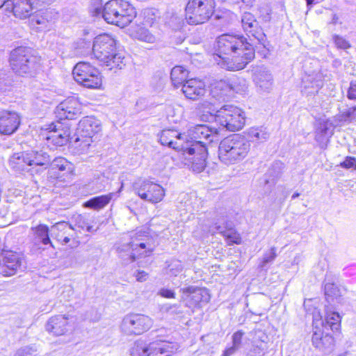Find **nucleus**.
I'll return each mask as SVG.
<instances>
[{
  "instance_id": "obj_1",
  "label": "nucleus",
  "mask_w": 356,
  "mask_h": 356,
  "mask_svg": "<svg viewBox=\"0 0 356 356\" xmlns=\"http://www.w3.org/2000/svg\"><path fill=\"white\" fill-rule=\"evenodd\" d=\"M218 55L230 71L243 70L254 58V49L243 35L222 34L216 40Z\"/></svg>"
},
{
  "instance_id": "obj_2",
  "label": "nucleus",
  "mask_w": 356,
  "mask_h": 356,
  "mask_svg": "<svg viewBox=\"0 0 356 356\" xmlns=\"http://www.w3.org/2000/svg\"><path fill=\"white\" fill-rule=\"evenodd\" d=\"M185 133L181 134L175 129H165L159 135V141L162 145H166L178 151L181 162L191 166L196 172L202 171L204 149L198 143L191 146H184Z\"/></svg>"
},
{
  "instance_id": "obj_3",
  "label": "nucleus",
  "mask_w": 356,
  "mask_h": 356,
  "mask_svg": "<svg viewBox=\"0 0 356 356\" xmlns=\"http://www.w3.org/2000/svg\"><path fill=\"white\" fill-rule=\"evenodd\" d=\"M92 13L95 16L102 15L107 23L120 27L127 26L136 17L135 8L124 0H110L103 9L96 8Z\"/></svg>"
},
{
  "instance_id": "obj_4",
  "label": "nucleus",
  "mask_w": 356,
  "mask_h": 356,
  "mask_svg": "<svg viewBox=\"0 0 356 356\" xmlns=\"http://www.w3.org/2000/svg\"><path fill=\"white\" fill-rule=\"evenodd\" d=\"M115 40L108 34H103L95 38L92 46L94 56L110 70L122 69L126 65L125 58L116 50Z\"/></svg>"
},
{
  "instance_id": "obj_5",
  "label": "nucleus",
  "mask_w": 356,
  "mask_h": 356,
  "mask_svg": "<svg viewBox=\"0 0 356 356\" xmlns=\"http://www.w3.org/2000/svg\"><path fill=\"white\" fill-rule=\"evenodd\" d=\"M250 149V143L245 137L234 134L222 140L218 146V158L225 165L243 160Z\"/></svg>"
},
{
  "instance_id": "obj_6",
  "label": "nucleus",
  "mask_w": 356,
  "mask_h": 356,
  "mask_svg": "<svg viewBox=\"0 0 356 356\" xmlns=\"http://www.w3.org/2000/svg\"><path fill=\"white\" fill-rule=\"evenodd\" d=\"M10 64L16 74L32 75L40 67V59L31 54L29 48L19 47L11 51Z\"/></svg>"
},
{
  "instance_id": "obj_7",
  "label": "nucleus",
  "mask_w": 356,
  "mask_h": 356,
  "mask_svg": "<svg viewBox=\"0 0 356 356\" xmlns=\"http://www.w3.org/2000/svg\"><path fill=\"white\" fill-rule=\"evenodd\" d=\"M203 230L207 233L214 234L219 233L227 240L229 245L240 244V234L234 229L231 221L227 220L224 211L217 212L211 220H207L203 225Z\"/></svg>"
},
{
  "instance_id": "obj_8",
  "label": "nucleus",
  "mask_w": 356,
  "mask_h": 356,
  "mask_svg": "<svg viewBox=\"0 0 356 356\" xmlns=\"http://www.w3.org/2000/svg\"><path fill=\"white\" fill-rule=\"evenodd\" d=\"M214 0H189L186 6V20L191 25L207 22L214 13Z\"/></svg>"
},
{
  "instance_id": "obj_9",
  "label": "nucleus",
  "mask_w": 356,
  "mask_h": 356,
  "mask_svg": "<svg viewBox=\"0 0 356 356\" xmlns=\"http://www.w3.org/2000/svg\"><path fill=\"white\" fill-rule=\"evenodd\" d=\"M184 146H191L194 143H198L204 149V155L202 158L204 161L202 170L206 166V159L207 156V150L206 147L207 143H210L216 140L218 137V131L216 129H211L204 124H196L191 126L185 134Z\"/></svg>"
},
{
  "instance_id": "obj_10",
  "label": "nucleus",
  "mask_w": 356,
  "mask_h": 356,
  "mask_svg": "<svg viewBox=\"0 0 356 356\" xmlns=\"http://www.w3.org/2000/svg\"><path fill=\"white\" fill-rule=\"evenodd\" d=\"M244 112L236 106L224 105L216 114L215 121L229 131H236L245 124Z\"/></svg>"
},
{
  "instance_id": "obj_11",
  "label": "nucleus",
  "mask_w": 356,
  "mask_h": 356,
  "mask_svg": "<svg viewBox=\"0 0 356 356\" xmlns=\"http://www.w3.org/2000/svg\"><path fill=\"white\" fill-rule=\"evenodd\" d=\"M153 325V320L141 314H129L122 320L120 332L127 336L140 335L148 331Z\"/></svg>"
},
{
  "instance_id": "obj_12",
  "label": "nucleus",
  "mask_w": 356,
  "mask_h": 356,
  "mask_svg": "<svg viewBox=\"0 0 356 356\" xmlns=\"http://www.w3.org/2000/svg\"><path fill=\"white\" fill-rule=\"evenodd\" d=\"M74 80L88 88H98L102 85L99 71L87 62L78 63L72 71Z\"/></svg>"
},
{
  "instance_id": "obj_13",
  "label": "nucleus",
  "mask_w": 356,
  "mask_h": 356,
  "mask_svg": "<svg viewBox=\"0 0 356 356\" xmlns=\"http://www.w3.org/2000/svg\"><path fill=\"white\" fill-rule=\"evenodd\" d=\"M147 235L145 232H138L131 237V241L127 244H123L118 247V252L121 254V257L124 260L133 262L136 260V256H147V254L136 252L138 248L146 249L151 252L152 248L145 242Z\"/></svg>"
},
{
  "instance_id": "obj_14",
  "label": "nucleus",
  "mask_w": 356,
  "mask_h": 356,
  "mask_svg": "<svg viewBox=\"0 0 356 356\" xmlns=\"http://www.w3.org/2000/svg\"><path fill=\"white\" fill-rule=\"evenodd\" d=\"M133 189L142 200L154 204L161 202L165 196L164 189L160 185L147 180L135 182Z\"/></svg>"
},
{
  "instance_id": "obj_15",
  "label": "nucleus",
  "mask_w": 356,
  "mask_h": 356,
  "mask_svg": "<svg viewBox=\"0 0 356 356\" xmlns=\"http://www.w3.org/2000/svg\"><path fill=\"white\" fill-rule=\"evenodd\" d=\"M181 290L186 296V306L188 307H202L210 300L209 291L205 288L191 286Z\"/></svg>"
},
{
  "instance_id": "obj_16",
  "label": "nucleus",
  "mask_w": 356,
  "mask_h": 356,
  "mask_svg": "<svg viewBox=\"0 0 356 356\" xmlns=\"http://www.w3.org/2000/svg\"><path fill=\"white\" fill-rule=\"evenodd\" d=\"M51 235L61 245H66L76 238L74 228L67 222L60 221L51 227Z\"/></svg>"
},
{
  "instance_id": "obj_17",
  "label": "nucleus",
  "mask_w": 356,
  "mask_h": 356,
  "mask_svg": "<svg viewBox=\"0 0 356 356\" xmlns=\"http://www.w3.org/2000/svg\"><path fill=\"white\" fill-rule=\"evenodd\" d=\"M241 24L244 31L246 32L247 34L254 37L258 40L259 43L265 47L266 36L259 25V22L252 13H243L241 17Z\"/></svg>"
},
{
  "instance_id": "obj_18",
  "label": "nucleus",
  "mask_w": 356,
  "mask_h": 356,
  "mask_svg": "<svg viewBox=\"0 0 356 356\" xmlns=\"http://www.w3.org/2000/svg\"><path fill=\"white\" fill-rule=\"evenodd\" d=\"M22 264V257L17 252L6 251L0 255V272L4 276L15 275Z\"/></svg>"
},
{
  "instance_id": "obj_19",
  "label": "nucleus",
  "mask_w": 356,
  "mask_h": 356,
  "mask_svg": "<svg viewBox=\"0 0 356 356\" xmlns=\"http://www.w3.org/2000/svg\"><path fill=\"white\" fill-rule=\"evenodd\" d=\"M56 113L60 120H73L81 113V105L74 97H69L56 107Z\"/></svg>"
},
{
  "instance_id": "obj_20",
  "label": "nucleus",
  "mask_w": 356,
  "mask_h": 356,
  "mask_svg": "<svg viewBox=\"0 0 356 356\" xmlns=\"http://www.w3.org/2000/svg\"><path fill=\"white\" fill-rule=\"evenodd\" d=\"M314 323V325L316 324ZM312 345L325 354H330L334 348V339L329 334H324L317 325H314V331L312 338Z\"/></svg>"
},
{
  "instance_id": "obj_21",
  "label": "nucleus",
  "mask_w": 356,
  "mask_h": 356,
  "mask_svg": "<svg viewBox=\"0 0 356 356\" xmlns=\"http://www.w3.org/2000/svg\"><path fill=\"white\" fill-rule=\"evenodd\" d=\"M37 6L34 0H8L6 8H11L16 17L26 19L31 16Z\"/></svg>"
},
{
  "instance_id": "obj_22",
  "label": "nucleus",
  "mask_w": 356,
  "mask_h": 356,
  "mask_svg": "<svg viewBox=\"0 0 356 356\" xmlns=\"http://www.w3.org/2000/svg\"><path fill=\"white\" fill-rule=\"evenodd\" d=\"M20 124V117L16 112L0 111V134L11 135L15 133Z\"/></svg>"
},
{
  "instance_id": "obj_23",
  "label": "nucleus",
  "mask_w": 356,
  "mask_h": 356,
  "mask_svg": "<svg viewBox=\"0 0 356 356\" xmlns=\"http://www.w3.org/2000/svg\"><path fill=\"white\" fill-rule=\"evenodd\" d=\"M102 130L100 121L93 116L83 118L78 124L76 134L97 139V134Z\"/></svg>"
},
{
  "instance_id": "obj_24",
  "label": "nucleus",
  "mask_w": 356,
  "mask_h": 356,
  "mask_svg": "<svg viewBox=\"0 0 356 356\" xmlns=\"http://www.w3.org/2000/svg\"><path fill=\"white\" fill-rule=\"evenodd\" d=\"M242 88H237L229 86V83L220 80L213 83L211 85L210 95L211 98L217 102L225 101L232 96L233 90H241L244 88V83H242Z\"/></svg>"
},
{
  "instance_id": "obj_25",
  "label": "nucleus",
  "mask_w": 356,
  "mask_h": 356,
  "mask_svg": "<svg viewBox=\"0 0 356 356\" xmlns=\"http://www.w3.org/2000/svg\"><path fill=\"white\" fill-rule=\"evenodd\" d=\"M185 97L191 100L196 101L206 93L204 82L197 79H188L181 86Z\"/></svg>"
},
{
  "instance_id": "obj_26",
  "label": "nucleus",
  "mask_w": 356,
  "mask_h": 356,
  "mask_svg": "<svg viewBox=\"0 0 356 356\" xmlns=\"http://www.w3.org/2000/svg\"><path fill=\"white\" fill-rule=\"evenodd\" d=\"M323 86V76L321 73L306 74L302 79V92L307 95L316 94Z\"/></svg>"
},
{
  "instance_id": "obj_27",
  "label": "nucleus",
  "mask_w": 356,
  "mask_h": 356,
  "mask_svg": "<svg viewBox=\"0 0 356 356\" xmlns=\"http://www.w3.org/2000/svg\"><path fill=\"white\" fill-rule=\"evenodd\" d=\"M10 168L15 172L31 171V156L29 152L14 154L9 160Z\"/></svg>"
},
{
  "instance_id": "obj_28",
  "label": "nucleus",
  "mask_w": 356,
  "mask_h": 356,
  "mask_svg": "<svg viewBox=\"0 0 356 356\" xmlns=\"http://www.w3.org/2000/svg\"><path fill=\"white\" fill-rule=\"evenodd\" d=\"M67 320L68 318L65 316H54L50 318L46 323V330L54 335H63L67 331Z\"/></svg>"
},
{
  "instance_id": "obj_29",
  "label": "nucleus",
  "mask_w": 356,
  "mask_h": 356,
  "mask_svg": "<svg viewBox=\"0 0 356 356\" xmlns=\"http://www.w3.org/2000/svg\"><path fill=\"white\" fill-rule=\"evenodd\" d=\"M49 129V131L45 138L48 146L51 145L55 147H61L67 143L69 134L67 131L58 130L54 124H50Z\"/></svg>"
},
{
  "instance_id": "obj_30",
  "label": "nucleus",
  "mask_w": 356,
  "mask_h": 356,
  "mask_svg": "<svg viewBox=\"0 0 356 356\" xmlns=\"http://www.w3.org/2000/svg\"><path fill=\"white\" fill-rule=\"evenodd\" d=\"M156 342L144 340L136 341L130 349L131 356H154Z\"/></svg>"
},
{
  "instance_id": "obj_31",
  "label": "nucleus",
  "mask_w": 356,
  "mask_h": 356,
  "mask_svg": "<svg viewBox=\"0 0 356 356\" xmlns=\"http://www.w3.org/2000/svg\"><path fill=\"white\" fill-rule=\"evenodd\" d=\"M254 81L264 91H269L273 85L271 74L264 67H258L254 71Z\"/></svg>"
},
{
  "instance_id": "obj_32",
  "label": "nucleus",
  "mask_w": 356,
  "mask_h": 356,
  "mask_svg": "<svg viewBox=\"0 0 356 356\" xmlns=\"http://www.w3.org/2000/svg\"><path fill=\"white\" fill-rule=\"evenodd\" d=\"M216 100L205 99L197 104V109L200 112L206 113L202 117L203 120L207 121L209 119L215 120L216 114H218V111H219L216 105Z\"/></svg>"
},
{
  "instance_id": "obj_33",
  "label": "nucleus",
  "mask_w": 356,
  "mask_h": 356,
  "mask_svg": "<svg viewBox=\"0 0 356 356\" xmlns=\"http://www.w3.org/2000/svg\"><path fill=\"white\" fill-rule=\"evenodd\" d=\"M31 230L35 240L42 243L43 245H50L51 248H54V245L49 238L51 228H49L47 225L39 224L35 227H31Z\"/></svg>"
},
{
  "instance_id": "obj_34",
  "label": "nucleus",
  "mask_w": 356,
  "mask_h": 356,
  "mask_svg": "<svg viewBox=\"0 0 356 356\" xmlns=\"http://www.w3.org/2000/svg\"><path fill=\"white\" fill-rule=\"evenodd\" d=\"M344 289H340L334 283H326L324 286V292L326 300L330 304L341 302V297Z\"/></svg>"
},
{
  "instance_id": "obj_35",
  "label": "nucleus",
  "mask_w": 356,
  "mask_h": 356,
  "mask_svg": "<svg viewBox=\"0 0 356 356\" xmlns=\"http://www.w3.org/2000/svg\"><path fill=\"white\" fill-rule=\"evenodd\" d=\"M188 71L182 66H175L171 70L170 78L175 88L182 86L188 80Z\"/></svg>"
},
{
  "instance_id": "obj_36",
  "label": "nucleus",
  "mask_w": 356,
  "mask_h": 356,
  "mask_svg": "<svg viewBox=\"0 0 356 356\" xmlns=\"http://www.w3.org/2000/svg\"><path fill=\"white\" fill-rule=\"evenodd\" d=\"M156 342L154 356H170L175 353L179 348L177 343H163L158 341Z\"/></svg>"
},
{
  "instance_id": "obj_37",
  "label": "nucleus",
  "mask_w": 356,
  "mask_h": 356,
  "mask_svg": "<svg viewBox=\"0 0 356 356\" xmlns=\"http://www.w3.org/2000/svg\"><path fill=\"white\" fill-rule=\"evenodd\" d=\"M113 195V193H111L108 195L94 197L85 202L84 205L86 207L94 209H101L110 202Z\"/></svg>"
},
{
  "instance_id": "obj_38",
  "label": "nucleus",
  "mask_w": 356,
  "mask_h": 356,
  "mask_svg": "<svg viewBox=\"0 0 356 356\" xmlns=\"http://www.w3.org/2000/svg\"><path fill=\"white\" fill-rule=\"evenodd\" d=\"M50 168L51 171L58 170L62 175L72 172V163L63 157L55 158L50 162Z\"/></svg>"
},
{
  "instance_id": "obj_39",
  "label": "nucleus",
  "mask_w": 356,
  "mask_h": 356,
  "mask_svg": "<svg viewBox=\"0 0 356 356\" xmlns=\"http://www.w3.org/2000/svg\"><path fill=\"white\" fill-rule=\"evenodd\" d=\"M321 324L325 328L330 327L332 331H337L341 325V316L337 312H327L325 321Z\"/></svg>"
},
{
  "instance_id": "obj_40",
  "label": "nucleus",
  "mask_w": 356,
  "mask_h": 356,
  "mask_svg": "<svg viewBox=\"0 0 356 356\" xmlns=\"http://www.w3.org/2000/svg\"><path fill=\"white\" fill-rule=\"evenodd\" d=\"M31 170L35 166L45 165L50 163L51 159L49 156L43 152H30Z\"/></svg>"
},
{
  "instance_id": "obj_41",
  "label": "nucleus",
  "mask_w": 356,
  "mask_h": 356,
  "mask_svg": "<svg viewBox=\"0 0 356 356\" xmlns=\"http://www.w3.org/2000/svg\"><path fill=\"white\" fill-rule=\"evenodd\" d=\"M90 137V136H81L80 134H77V137L74 140V145L81 154L86 153L92 145V143L96 140V139Z\"/></svg>"
},
{
  "instance_id": "obj_42",
  "label": "nucleus",
  "mask_w": 356,
  "mask_h": 356,
  "mask_svg": "<svg viewBox=\"0 0 356 356\" xmlns=\"http://www.w3.org/2000/svg\"><path fill=\"white\" fill-rule=\"evenodd\" d=\"M247 134L253 141H264L269 138V134L266 131V129L263 127H252L248 129Z\"/></svg>"
},
{
  "instance_id": "obj_43",
  "label": "nucleus",
  "mask_w": 356,
  "mask_h": 356,
  "mask_svg": "<svg viewBox=\"0 0 356 356\" xmlns=\"http://www.w3.org/2000/svg\"><path fill=\"white\" fill-rule=\"evenodd\" d=\"M136 37L142 41L153 43L155 41V37L145 28L140 27L136 31Z\"/></svg>"
},
{
  "instance_id": "obj_44",
  "label": "nucleus",
  "mask_w": 356,
  "mask_h": 356,
  "mask_svg": "<svg viewBox=\"0 0 356 356\" xmlns=\"http://www.w3.org/2000/svg\"><path fill=\"white\" fill-rule=\"evenodd\" d=\"M75 225L82 229H86L88 232H93L92 226L90 225L88 220L85 215H76L74 217Z\"/></svg>"
},
{
  "instance_id": "obj_45",
  "label": "nucleus",
  "mask_w": 356,
  "mask_h": 356,
  "mask_svg": "<svg viewBox=\"0 0 356 356\" xmlns=\"http://www.w3.org/2000/svg\"><path fill=\"white\" fill-rule=\"evenodd\" d=\"M277 254H276V248L275 247H273L270 248V250L268 252H266L264 254L263 258L261 259V261L260 262L259 266L261 268H264L267 264L271 263L274 261V259L276 258Z\"/></svg>"
},
{
  "instance_id": "obj_46",
  "label": "nucleus",
  "mask_w": 356,
  "mask_h": 356,
  "mask_svg": "<svg viewBox=\"0 0 356 356\" xmlns=\"http://www.w3.org/2000/svg\"><path fill=\"white\" fill-rule=\"evenodd\" d=\"M182 22V17L178 16L177 15H172L167 21V24H168V26L171 27L172 29L175 30L181 27Z\"/></svg>"
},
{
  "instance_id": "obj_47",
  "label": "nucleus",
  "mask_w": 356,
  "mask_h": 356,
  "mask_svg": "<svg viewBox=\"0 0 356 356\" xmlns=\"http://www.w3.org/2000/svg\"><path fill=\"white\" fill-rule=\"evenodd\" d=\"M37 350L33 346H25L17 350L15 356H36Z\"/></svg>"
},
{
  "instance_id": "obj_48",
  "label": "nucleus",
  "mask_w": 356,
  "mask_h": 356,
  "mask_svg": "<svg viewBox=\"0 0 356 356\" xmlns=\"http://www.w3.org/2000/svg\"><path fill=\"white\" fill-rule=\"evenodd\" d=\"M183 270V266L179 261H174L168 265L169 273L175 276H177Z\"/></svg>"
},
{
  "instance_id": "obj_49",
  "label": "nucleus",
  "mask_w": 356,
  "mask_h": 356,
  "mask_svg": "<svg viewBox=\"0 0 356 356\" xmlns=\"http://www.w3.org/2000/svg\"><path fill=\"white\" fill-rule=\"evenodd\" d=\"M333 40L337 48L347 49L350 47L349 42L340 35H333Z\"/></svg>"
},
{
  "instance_id": "obj_50",
  "label": "nucleus",
  "mask_w": 356,
  "mask_h": 356,
  "mask_svg": "<svg viewBox=\"0 0 356 356\" xmlns=\"http://www.w3.org/2000/svg\"><path fill=\"white\" fill-rule=\"evenodd\" d=\"M341 118L345 121H352L356 120V106L349 108L342 113Z\"/></svg>"
},
{
  "instance_id": "obj_51",
  "label": "nucleus",
  "mask_w": 356,
  "mask_h": 356,
  "mask_svg": "<svg viewBox=\"0 0 356 356\" xmlns=\"http://www.w3.org/2000/svg\"><path fill=\"white\" fill-rule=\"evenodd\" d=\"M243 82L244 83V85H245L244 88H243V90H238V91L237 90H233L232 95L234 94V92L241 93V92H245L248 88V84H247L246 81L243 79H238L236 81H232L231 83H229V86H231L232 87L234 86L235 88L240 89L241 88H242L241 85H242Z\"/></svg>"
},
{
  "instance_id": "obj_52",
  "label": "nucleus",
  "mask_w": 356,
  "mask_h": 356,
  "mask_svg": "<svg viewBox=\"0 0 356 356\" xmlns=\"http://www.w3.org/2000/svg\"><path fill=\"white\" fill-rule=\"evenodd\" d=\"M341 168L350 169H356V160L354 157L347 156L346 159L339 165Z\"/></svg>"
},
{
  "instance_id": "obj_53",
  "label": "nucleus",
  "mask_w": 356,
  "mask_h": 356,
  "mask_svg": "<svg viewBox=\"0 0 356 356\" xmlns=\"http://www.w3.org/2000/svg\"><path fill=\"white\" fill-rule=\"evenodd\" d=\"M327 134V127L326 126H324L321 129V134H318L316 136V140L318 142L321 146V147H323L324 145L327 141V139L325 138V135Z\"/></svg>"
},
{
  "instance_id": "obj_54",
  "label": "nucleus",
  "mask_w": 356,
  "mask_h": 356,
  "mask_svg": "<svg viewBox=\"0 0 356 356\" xmlns=\"http://www.w3.org/2000/svg\"><path fill=\"white\" fill-rule=\"evenodd\" d=\"M244 333L242 331H237L232 336L233 345L239 348Z\"/></svg>"
},
{
  "instance_id": "obj_55",
  "label": "nucleus",
  "mask_w": 356,
  "mask_h": 356,
  "mask_svg": "<svg viewBox=\"0 0 356 356\" xmlns=\"http://www.w3.org/2000/svg\"><path fill=\"white\" fill-rule=\"evenodd\" d=\"M348 98L349 99L356 100V81L350 82L348 91Z\"/></svg>"
},
{
  "instance_id": "obj_56",
  "label": "nucleus",
  "mask_w": 356,
  "mask_h": 356,
  "mask_svg": "<svg viewBox=\"0 0 356 356\" xmlns=\"http://www.w3.org/2000/svg\"><path fill=\"white\" fill-rule=\"evenodd\" d=\"M159 294L162 297L167 298H175V293L173 291L168 289H161Z\"/></svg>"
},
{
  "instance_id": "obj_57",
  "label": "nucleus",
  "mask_w": 356,
  "mask_h": 356,
  "mask_svg": "<svg viewBox=\"0 0 356 356\" xmlns=\"http://www.w3.org/2000/svg\"><path fill=\"white\" fill-rule=\"evenodd\" d=\"M31 22H35L37 24H44L47 22V19L43 16L38 17V15H33Z\"/></svg>"
},
{
  "instance_id": "obj_58",
  "label": "nucleus",
  "mask_w": 356,
  "mask_h": 356,
  "mask_svg": "<svg viewBox=\"0 0 356 356\" xmlns=\"http://www.w3.org/2000/svg\"><path fill=\"white\" fill-rule=\"evenodd\" d=\"M238 349V347H235L234 345H232V346H231L230 348H227L224 353H223V356H231L232 355H233L236 350Z\"/></svg>"
},
{
  "instance_id": "obj_59",
  "label": "nucleus",
  "mask_w": 356,
  "mask_h": 356,
  "mask_svg": "<svg viewBox=\"0 0 356 356\" xmlns=\"http://www.w3.org/2000/svg\"><path fill=\"white\" fill-rule=\"evenodd\" d=\"M147 273L145 271H138L136 275V280L138 282L145 281L147 279Z\"/></svg>"
},
{
  "instance_id": "obj_60",
  "label": "nucleus",
  "mask_w": 356,
  "mask_h": 356,
  "mask_svg": "<svg viewBox=\"0 0 356 356\" xmlns=\"http://www.w3.org/2000/svg\"><path fill=\"white\" fill-rule=\"evenodd\" d=\"M177 309H178V307L176 305H174V306L170 307L168 311L172 314H173V313L181 314V312L178 310Z\"/></svg>"
},
{
  "instance_id": "obj_61",
  "label": "nucleus",
  "mask_w": 356,
  "mask_h": 356,
  "mask_svg": "<svg viewBox=\"0 0 356 356\" xmlns=\"http://www.w3.org/2000/svg\"><path fill=\"white\" fill-rule=\"evenodd\" d=\"M339 21V17L337 14L332 15V21L330 22V24H332L334 25L337 24Z\"/></svg>"
},
{
  "instance_id": "obj_62",
  "label": "nucleus",
  "mask_w": 356,
  "mask_h": 356,
  "mask_svg": "<svg viewBox=\"0 0 356 356\" xmlns=\"http://www.w3.org/2000/svg\"><path fill=\"white\" fill-rule=\"evenodd\" d=\"M36 1V5H40V3H50L52 0H34Z\"/></svg>"
},
{
  "instance_id": "obj_63",
  "label": "nucleus",
  "mask_w": 356,
  "mask_h": 356,
  "mask_svg": "<svg viewBox=\"0 0 356 356\" xmlns=\"http://www.w3.org/2000/svg\"><path fill=\"white\" fill-rule=\"evenodd\" d=\"M306 1H307V6L308 8L311 9L314 0H306Z\"/></svg>"
},
{
  "instance_id": "obj_64",
  "label": "nucleus",
  "mask_w": 356,
  "mask_h": 356,
  "mask_svg": "<svg viewBox=\"0 0 356 356\" xmlns=\"http://www.w3.org/2000/svg\"><path fill=\"white\" fill-rule=\"evenodd\" d=\"M8 1V0H0V8L3 6L6 7Z\"/></svg>"
}]
</instances>
